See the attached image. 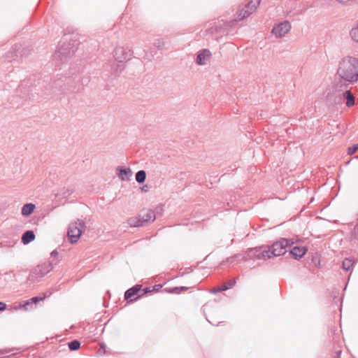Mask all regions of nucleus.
Wrapping results in <instances>:
<instances>
[{"label": "nucleus", "instance_id": "f3484780", "mask_svg": "<svg viewBox=\"0 0 358 358\" xmlns=\"http://www.w3.org/2000/svg\"><path fill=\"white\" fill-rule=\"evenodd\" d=\"M235 284H236V280H231L229 282H227L224 283V285H221L220 287L214 288L211 291V292L217 293V292H219L226 291V290L229 289V288H231L232 287H234Z\"/></svg>", "mask_w": 358, "mask_h": 358}, {"label": "nucleus", "instance_id": "f257e3e1", "mask_svg": "<svg viewBox=\"0 0 358 358\" xmlns=\"http://www.w3.org/2000/svg\"><path fill=\"white\" fill-rule=\"evenodd\" d=\"M336 76L339 80L332 85V90L340 93L350 85L358 81V59L353 57H345L338 63Z\"/></svg>", "mask_w": 358, "mask_h": 358}, {"label": "nucleus", "instance_id": "39448f33", "mask_svg": "<svg viewBox=\"0 0 358 358\" xmlns=\"http://www.w3.org/2000/svg\"><path fill=\"white\" fill-rule=\"evenodd\" d=\"M59 260L55 261V259L48 262H44L41 264H38L35 268H34L30 273L28 279L30 281L36 282L38 280V279L44 277L47 273H48L53 267L57 265Z\"/></svg>", "mask_w": 358, "mask_h": 358}, {"label": "nucleus", "instance_id": "f704fd0d", "mask_svg": "<svg viewBox=\"0 0 358 358\" xmlns=\"http://www.w3.org/2000/svg\"><path fill=\"white\" fill-rule=\"evenodd\" d=\"M156 287H159V288L162 287L161 285H157L153 287V289H155Z\"/></svg>", "mask_w": 358, "mask_h": 358}, {"label": "nucleus", "instance_id": "a878e982", "mask_svg": "<svg viewBox=\"0 0 358 358\" xmlns=\"http://www.w3.org/2000/svg\"><path fill=\"white\" fill-rule=\"evenodd\" d=\"M155 45L159 48V49H162L164 48V45H165V43L163 41V39H157L155 41Z\"/></svg>", "mask_w": 358, "mask_h": 358}, {"label": "nucleus", "instance_id": "412c9836", "mask_svg": "<svg viewBox=\"0 0 358 358\" xmlns=\"http://www.w3.org/2000/svg\"><path fill=\"white\" fill-rule=\"evenodd\" d=\"M69 348L72 350H77L80 348V343L78 340H73L69 343Z\"/></svg>", "mask_w": 358, "mask_h": 358}, {"label": "nucleus", "instance_id": "f03ea898", "mask_svg": "<svg viewBox=\"0 0 358 358\" xmlns=\"http://www.w3.org/2000/svg\"><path fill=\"white\" fill-rule=\"evenodd\" d=\"M293 244L294 241L292 239L282 238L271 245H262L248 250V255L250 257H256L257 259H270L273 257L283 255L287 252V248Z\"/></svg>", "mask_w": 358, "mask_h": 358}, {"label": "nucleus", "instance_id": "6e6552de", "mask_svg": "<svg viewBox=\"0 0 358 358\" xmlns=\"http://www.w3.org/2000/svg\"><path fill=\"white\" fill-rule=\"evenodd\" d=\"M84 226V222L79 220L69 225L68 229V236L72 243H76L78 241L83 232Z\"/></svg>", "mask_w": 358, "mask_h": 358}, {"label": "nucleus", "instance_id": "6ab92c4d", "mask_svg": "<svg viewBox=\"0 0 358 358\" xmlns=\"http://www.w3.org/2000/svg\"><path fill=\"white\" fill-rule=\"evenodd\" d=\"M355 261L352 258H345L343 261L342 268L345 271H349L353 266Z\"/></svg>", "mask_w": 358, "mask_h": 358}, {"label": "nucleus", "instance_id": "7c9ffc66", "mask_svg": "<svg viewBox=\"0 0 358 358\" xmlns=\"http://www.w3.org/2000/svg\"><path fill=\"white\" fill-rule=\"evenodd\" d=\"M6 308V304L3 302H0V312Z\"/></svg>", "mask_w": 358, "mask_h": 358}, {"label": "nucleus", "instance_id": "ddd939ff", "mask_svg": "<svg viewBox=\"0 0 358 358\" xmlns=\"http://www.w3.org/2000/svg\"><path fill=\"white\" fill-rule=\"evenodd\" d=\"M139 215L141 217L142 221H143L144 224L154 221L156 218L155 212L152 210H147L145 211L141 212Z\"/></svg>", "mask_w": 358, "mask_h": 358}, {"label": "nucleus", "instance_id": "2eb2a0df", "mask_svg": "<svg viewBox=\"0 0 358 358\" xmlns=\"http://www.w3.org/2000/svg\"><path fill=\"white\" fill-rule=\"evenodd\" d=\"M35 239V234L32 230L24 231L22 236L21 241L24 245L29 244Z\"/></svg>", "mask_w": 358, "mask_h": 358}, {"label": "nucleus", "instance_id": "cd10ccee", "mask_svg": "<svg viewBox=\"0 0 358 358\" xmlns=\"http://www.w3.org/2000/svg\"><path fill=\"white\" fill-rule=\"evenodd\" d=\"M358 150V144H354L348 149V154L352 155Z\"/></svg>", "mask_w": 358, "mask_h": 358}, {"label": "nucleus", "instance_id": "2f4dec72", "mask_svg": "<svg viewBox=\"0 0 358 358\" xmlns=\"http://www.w3.org/2000/svg\"><path fill=\"white\" fill-rule=\"evenodd\" d=\"M143 293L141 294V296L146 294V293H148L150 292H151L150 290V287H145L144 288L143 290H142Z\"/></svg>", "mask_w": 358, "mask_h": 358}, {"label": "nucleus", "instance_id": "473e14b6", "mask_svg": "<svg viewBox=\"0 0 358 358\" xmlns=\"http://www.w3.org/2000/svg\"><path fill=\"white\" fill-rule=\"evenodd\" d=\"M58 255H59V254H58V252H57V250H53V251L51 252V254H50L51 257H54V258H55V257H57L58 256Z\"/></svg>", "mask_w": 358, "mask_h": 358}, {"label": "nucleus", "instance_id": "0eeeda50", "mask_svg": "<svg viewBox=\"0 0 358 358\" xmlns=\"http://www.w3.org/2000/svg\"><path fill=\"white\" fill-rule=\"evenodd\" d=\"M261 0H250L247 4L238 9L234 20L239 21L249 17L256 10Z\"/></svg>", "mask_w": 358, "mask_h": 358}, {"label": "nucleus", "instance_id": "9d476101", "mask_svg": "<svg viewBox=\"0 0 358 358\" xmlns=\"http://www.w3.org/2000/svg\"><path fill=\"white\" fill-rule=\"evenodd\" d=\"M141 289V285H136L135 286L127 289L124 293V298L126 299H130V301H133L138 299L141 296V294H138V292Z\"/></svg>", "mask_w": 358, "mask_h": 358}, {"label": "nucleus", "instance_id": "423d86ee", "mask_svg": "<svg viewBox=\"0 0 358 358\" xmlns=\"http://www.w3.org/2000/svg\"><path fill=\"white\" fill-rule=\"evenodd\" d=\"M78 45L76 41L72 44L70 43L66 44L65 41H62V43H59L58 50L55 53V57L65 62L68 57L72 56L78 50Z\"/></svg>", "mask_w": 358, "mask_h": 358}, {"label": "nucleus", "instance_id": "c9c22d12", "mask_svg": "<svg viewBox=\"0 0 358 358\" xmlns=\"http://www.w3.org/2000/svg\"><path fill=\"white\" fill-rule=\"evenodd\" d=\"M341 353V351H338V352H337V356L338 357V356H339V355H340Z\"/></svg>", "mask_w": 358, "mask_h": 358}, {"label": "nucleus", "instance_id": "72a5a7b5", "mask_svg": "<svg viewBox=\"0 0 358 358\" xmlns=\"http://www.w3.org/2000/svg\"><path fill=\"white\" fill-rule=\"evenodd\" d=\"M17 51H18V54H19L20 56H25V55H27L26 52H23L22 50V51H19V50H17Z\"/></svg>", "mask_w": 358, "mask_h": 358}, {"label": "nucleus", "instance_id": "c85d7f7f", "mask_svg": "<svg viewBox=\"0 0 358 358\" xmlns=\"http://www.w3.org/2000/svg\"><path fill=\"white\" fill-rule=\"evenodd\" d=\"M188 289V287H185V286H182V287H173L171 290V292H176V293H179L178 291H185V290H187Z\"/></svg>", "mask_w": 358, "mask_h": 358}, {"label": "nucleus", "instance_id": "a211bd4d", "mask_svg": "<svg viewBox=\"0 0 358 358\" xmlns=\"http://www.w3.org/2000/svg\"><path fill=\"white\" fill-rule=\"evenodd\" d=\"M128 224L132 227H138L144 225L143 221H142L140 215L136 217H131L128 220Z\"/></svg>", "mask_w": 358, "mask_h": 358}, {"label": "nucleus", "instance_id": "b1692460", "mask_svg": "<svg viewBox=\"0 0 358 358\" xmlns=\"http://www.w3.org/2000/svg\"><path fill=\"white\" fill-rule=\"evenodd\" d=\"M16 242H17V240H11V241H8L1 242L0 243V248H4V247L11 248V247H13L15 245V244L16 243Z\"/></svg>", "mask_w": 358, "mask_h": 358}, {"label": "nucleus", "instance_id": "5701e85b", "mask_svg": "<svg viewBox=\"0 0 358 358\" xmlns=\"http://www.w3.org/2000/svg\"><path fill=\"white\" fill-rule=\"evenodd\" d=\"M242 255L241 254H237L233 257H230L226 259V261H223L221 264L224 265L225 262L229 263L230 264H234L236 263V259L237 257H241Z\"/></svg>", "mask_w": 358, "mask_h": 358}, {"label": "nucleus", "instance_id": "7ed1b4c3", "mask_svg": "<svg viewBox=\"0 0 358 358\" xmlns=\"http://www.w3.org/2000/svg\"><path fill=\"white\" fill-rule=\"evenodd\" d=\"M131 57V52L127 48L117 47L114 51V57L118 62L117 64H113L111 66V77L116 78L119 73L124 69L123 62L130 59Z\"/></svg>", "mask_w": 358, "mask_h": 358}, {"label": "nucleus", "instance_id": "393cba45", "mask_svg": "<svg viewBox=\"0 0 358 358\" xmlns=\"http://www.w3.org/2000/svg\"><path fill=\"white\" fill-rule=\"evenodd\" d=\"M248 250L246 251L244 254H241L242 256L241 257H237L236 259V262H240L241 261H248L250 259H256V257H250L248 255Z\"/></svg>", "mask_w": 358, "mask_h": 358}, {"label": "nucleus", "instance_id": "f8f14e48", "mask_svg": "<svg viewBox=\"0 0 358 358\" xmlns=\"http://www.w3.org/2000/svg\"><path fill=\"white\" fill-rule=\"evenodd\" d=\"M211 53L209 50L203 49L197 55L196 62L199 65H205L210 58Z\"/></svg>", "mask_w": 358, "mask_h": 358}, {"label": "nucleus", "instance_id": "dca6fc26", "mask_svg": "<svg viewBox=\"0 0 358 358\" xmlns=\"http://www.w3.org/2000/svg\"><path fill=\"white\" fill-rule=\"evenodd\" d=\"M36 205L32 203L24 204L21 210V213L24 217L29 216L35 210Z\"/></svg>", "mask_w": 358, "mask_h": 358}, {"label": "nucleus", "instance_id": "aec40b11", "mask_svg": "<svg viewBox=\"0 0 358 358\" xmlns=\"http://www.w3.org/2000/svg\"><path fill=\"white\" fill-rule=\"evenodd\" d=\"M146 178V173L144 170H140L136 173V180L138 183H143Z\"/></svg>", "mask_w": 358, "mask_h": 358}, {"label": "nucleus", "instance_id": "c756f323", "mask_svg": "<svg viewBox=\"0 0 358 358\" xmlns=\"http://www.w3.org/2000/svg\"><path fill=\"white\" fill-rule=\"evenodd\" d=\"M43 298L39 296H34L30 299L31 303L34 305H36L39 301H43Z\"/></svg>", "mask_w": 358, "mask_h": 358}, {"label": "nucleus", "instance_id": "9b49d317", "mask_svg": "<svg viewBox=\"0 0 358 358\" xmlns=\"http://www.w3.org/2000/svg\"><path fill=\"white\" fill-rule=\"evenodd\" d=\"M117 175L122 180H129L132 176L133 172L130 168L118 166L116 169Z\"/></svg>", "mask_w": 358, "mask_h": 358}, {"label": "nucleus", "instance_id": "e433bc0d", "mask_svg": "<svg viewBox=\"0 0 358 358\" xmlns=\"http://www.w3.org/2000/svg\"><path fill=\"white\" fill-rule=\"evenodd\" d=\"M357 159H358V155L356 157Z\"/></svg>", "mask_w": 358, "mask_h": 358}, {"label": "nucleus", "instance_id": "4c0bfd02", "mask_svg": "<svg viewBox=\"0 0 358 358\" xmlns=\"http://www.w3.org/2000/svg\"><path fill=\"white\" fill-rule=\"evenodd\" d=\"M357 159H358V155L356 157Z\"/></svg>", "mask_w": 358, "mask_h": 358}, {"label": "nucleus", "instance_id": "20e7f679", "mask_svg": "<svg viewBox=\"0 0 358 358\" xmlns=\"http://www.w3.org/2000/svg\"><path fill=\"white\" fill-rule=\"evenodd\" d=\"M326 98L331 103H336L341 100V96L346 99V106L348 107L352 106L355 104V96L350 90H344L340 93H335L332 90V85L327 88L325 91Z\"/></svg>", "mask_w": 358, "mask_h": 358}, {"label": "nucleus", "instance_id": "1a4fd4ad", "mask_svg": "<svg viewBox=\"0 0 358 358\" xmlns=\"http://www.w3.org/2000/svg\"><path fill=\"white\" fill-rule=\"evenodd\" d=\"M290 29V23L288 21H284L275 26L272 29V33L276 37H282L289 31Z\"/></svg>", "mask_w": 358, "mask_h": 358}, {"label": "nucleus", "instance_id": "bb28decb", "mask_svg": "<svg viewBox=\"0 0 358 358\" xmlns=\"http://www.w3.org/2000/svg\"><path fill=\"white\" fill-rule=\"evenodd\" d=\"M33 304L31 303L30 299L24 301L22 303H20V307L23 308L24 310H27L29 308V306H32Z\"/></svg>", "mask_w": 358, "mask_h": 358}, {"label": "nucleus", "instance_id": "4468645a", "mask_svg": "<svg viewBox=\"0 0 358 358\" xmlns=\"http://www.w3.org/2000/svg\"><path fill=\"white\" fill-rule=\"evenodd\" d=\"M306 252L307 249L305 247L295 246L292 249L290 253L294 259H298L301 258Z\"/></svg>", "mask_w": 358, "mask_h": 358}, {"label": "nucleus", "instance_id": "4be33fe9", "mask_svg": "<svg viewBox=\"0 0 358 358\" xmlns=\"http://www.w3.org/2000/svg\"><path fill=\"white\" fill-rule=\"evenodd\" d=\"M352 38L358 43V22L357 25L350 31Z\"/></svg>", "mask_w": 358, "mask_h": 358}, {"label": "nucleus", "instance_id": "58836bf2", "mask_svg": "<svg viewBox=\"0 0 358 358\" xmlns=\"http://www.w3.org/2000/svg\"><path fill=\"white\" fill-rule=\"evenodd\" d=\"M0 358H6V357H0Z\"/></svg>", "mask_w": 358, "mask_h": 358}]
</instances>
